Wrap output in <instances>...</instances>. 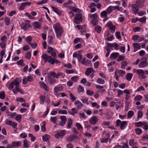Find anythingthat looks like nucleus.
Wrapping results in <instances>:
<instances>
[{"label":"nucleus","instance_id":"37998d69","mask_svg":"<svg viewBox=\"0 0 148 148\" xmlns=\"http://www.w3.org/2000/svg\"><path fill=\"white\" fill-rule=\"evenodd\" d=\"M117 72L122 77L125 74V72L122 70L118 71Z\"/></svg>","mask_w":148,"mask_h":148},{"label":"nucleus","instance_id":"7c9ffc66","mask_svg":"<svg viewBox=\"0 0 148 148\" xmlns=\"http://www.w3.org/2000/svg\"><path fill=\"white\" fill-rule=\"evenodd\" d=\"M138 116L137 119H138V120H139V119H141L143 116V113L142 111L139 110L138 112Z\"/></svg>","mask_w":148,"mask_h":148},{"label":"nucleus","instance_id":"13d9d810","mask_svg":"<svg viewBox=\"0 0 148 148\" xmlns=\"http://www.w3.org/2000/svg\"><path fill=\"white\" fill-rule=\"evenodd\" d=\"M77 89L79 92H83L84 91V88L80 85L79 86Z\"/></svg>","mask_w":148,"mask_h":148},{"label":"nucleus","instance_id":"864d4df0","mask_svg":"<svg viewBox=\"0 0 148 148\" xmlns=\"http://www.w3.org/2000/svg\"><path fill=\"white\" fill-rule=\"evenodd\" d=\"M98 16V15L97 13H96L94 14H90L89 17L90 18H93V19H96Z\"/></svg>","mask_w":148,"mask_h":148},{"label":"nucleus","instance_id":"e2e57ef3","mask_svg":"<svg viewBox=\"0 0 148 148\" xmlns=\"http://www.w3.org/2000/svg\"><path fill=\"white\" fill-rule=\"evenodd\" d=\"M70 97H71V99L72 101H74L76 100V97L75 96H74L72 93H70Z\"/></svg>","mask_w":148,"mask_h":148},{"label":"nucleus","instance_id":"6e6552de","mask_svg":"<svg viewBox=\"0 0 148 148\" xmlns=\"http://www.w3.org/2000/svg\"><path fill=\"white\" fill-rule=\"evenodd\" d=\"M78 137L76 135L73 134L70 135L66 138V140L68 142H72L75 139H78Z\"/></svg>","mask_w":148,"mask_h":148},{"label":"nucleus","instance_id":"a211bd4d","mask_svg":"<svg viewBox=\"0 0 148 148\" xmlns=\"http://www.w3.org/2000/svg\"><path fill=\"white\" fill-rule=\"evenodd\" d=\"M13 146L14 147H18L21 145V143L20 141L13 142L12 143Z\"/></svg>","mask_w":148,"mask_h":148},{"label":"nucleus","instance_id":"c03bdc74","mask_svg":"<svg viewBox=\"0 0 148 148\" xmlns=\"http://www.w3.org/2000/svg\"><path fill=\"white\" fill-rule=\"evenodd\" d=\"M91 23L94 26H95L98 24V21L97 19H93L92 20Z\"/></svg>","mask_w":148,"mask_h":148},{"label":"nucleus","instance_id":"9b49d317","mask_svg":"<svg viewBox=\"0 0 148 148\" xmlns=\"http://www.w3.org/2000/svg\"><path fill=\"white\" fill-rule=\"evenodd\" d=\"M99 119L95 116L92 117L89 120V122L91 124L95 125L98 121Z\"/></svg>","mask_w":148,"mask_h":148},{"label":"nucleus","instance_id":"bb28decb","mask_svg":"<svg viewBox=\"0 0 148 148\" xmlns=\"http://www.w3.org/2000/svg\"><path fill=\"white\" fill-rule=\"evenodd\" d=\"M135 4H136L138 8H142L143 6V4L141 1H136Z\"/></svg>","mask_w":148,"mask_h":148},{"label":"nucleus","instance_id":"b1692460","mask_svg":"<svg viewBox=\"0 0 148 148\" xmlns=\"http://www.w3.org/2000/svg\"><path fill=\"white\" fill-rule=\"evenodd\" d=\"M45 95H40L39 99L40 100V103L41 104H43L45 101Z\"/></svg>","mask_w":148,"mask_h":148},{"label":"nucleus","instance_id":"39448f33","mask_svg":"<svg viewBox=\"0 0 148 148\" xmlns=\"http://www.w3.org/2000/svg\"><path fill=\"white\" fill-rule=\"evenodd\" d=\"M74 21L75 23L76 24H79L83 21L82 16L81 14H78L75 15L74 18Z\"/></svg>","mask_w":148,"mask_h":148},{"label":"nucleus","instance_id":"6ab92c4d","mask_svg":"<svg viewBox=\"0 0 148 148\" xmlns=\"http://www.w3.org/2000/svg\"><path fill=\"white\" fill-rule=\"evenodd\" d=\"M107 46L110 47H114L116 49H118V45L116 42H114L113 43H108L107 44Z\"/></svg>","mask_w":148,"mask_h":148},{"label":"nucleus","instance_id":"4be33fe9","mask_svg":"<svg viewBox=\"0 0 148 148\" xmlns=\"http://www.w3.org/2000/svg\"><path fill=\"white\" fill-rule=\"evenodd\" d=\"M51 8L58 15H61V12L58 8H56L53 6H52Z\"/></svg>","mask_w":148,"mask_h":148},{"label":"nucleus","instance_id":"4468645a","mask_svg":"<svg viewBox=\"0 0 148 148\" xmlns=\"http://www.w3.org/2000/svg\"><path fill=\"white\" fill-rule=\"evenodd\" d=\"M40 85L46 91L48 92L49 90V88L47 85L42 82H40Z\"/></svg>","mask_w":148,"mask_h":148},{"label":"nucleus","instance_id":"603ef678","mask_svg":"<svg viewBox=\"0 0 148 148\" xmlns=\"http://www.w3.org/2000/svg\"><path fill=\"white\" fill-rule=\"evenodd\" d=\"M125 58V56H122L120 55L118 58L117 59L116 61L117 62H119L121 60H123Z\"/></svg>","mask_w":148,"mask_h":148},{"label":"nucleus","instance_id":"79ce46f5","mask_svg":"<svg viewBox=\"0 0 148 148\" xmlns=\"http://www.w3.org/2000/svg\"><path fill=\"white\" fill-rule=\"evenodd\" d=\"M142 97L140 95H138L136 96L134 99L135 101H140L142 99Z\"/></svg>","mask_w":148,"mask_h":148},{"label":"nucleus","instance_id":"8fccbe9b","mask_svg":"<svg viewBox=\"0 0 148 148\" xmlns=\"http://www.w3.org/2000/svg\"><path fill=\"white\" fill-rule=\"evenodd\" d=\"M32 38L29 36L27 37L25 39L26 41L29 44L31 43L30 42L32 41Z\"/></svg>","mask_w":148,"mask_h":148},{"label":"nucleus","instance_id":"20e7f679","mask_svg":"<svg viewBox=\"0 0 148 148\" xmlns=\"http://www.w3.org/2000/svg\"><path fill=\"white\" fill-rule=\"evenodd\" d=\"M116 127H117L120 126V128L122 130L124 129L127 125V121H123L121 122L120 120H117L116 121Z\"/></svg>","mask_w":148,"mask_h":148},{"label":"nucleus","instance_id":"a878e982","mask_svg":"<svg viewBox=\"0 0 148 148\" xmlns=\"http://www.w3.org/2000/svg\"><path fill=\"white\" fill-rule=\"evenodd\" d=\"M73 124V121L71 119L69 118L67 122V128L69 129L71 128V126Z\"/></svg>","mask_w":148,"mask_h":148},{"label":"nucleus","instance_id":"473e14b6","mask_svg":"<svg viewBox=\"0 0 148 148\" xmlns=\"http://www.w3.org/2000/svg\"><path fill=\"white\" fill-rule=\"evenodd\" d=\"M97 82L99 84H103L105 83V81L101 78H99L97 79Z\"/></svg>","mask_w":148,"mask_h":148},{"label":"nucleus","instance_id":"4c0bfd02","mask_svg":"<svg viewBox=\"0 0 148 148\" xmlns=\"http://www.w3.org/2000/svg\"><path fill=\"white\" fill-rule=\"evenodd\" d=\"M63 89L62 87L60 86L59 87H56L54 88V90L55 92H57L59 91H60Z\"/></svg>","mask_w":148,"mask_h":148},{"label":"nucleus","instance_id":"f704fd0d","mask_svg":"<svg viewBox=\"0 0 148 148\" xmlns=\"http://www.w3.org/2000/svg\"><path fill=\"white\" fill-rule=\"evenodd\" d=\"M132 77V73H127L126 76V77L127 80L128 81H130Z\"/></svg>","mask_w":148,"mask_h":148},{"label":"nucleus","instance_id":"2f4dec72","mask_svg":"<svg viewBox=\"0 0 148 148\" xmlns=\"http://www.w3.org/2000/svg\"><path fill=\"white\" fill-rule=\"evenodd\" d=\"M49 74L51 76L54 78H58V76L57 75V74L55 72H51L49 73Z\"/></svg>","mask_w":148,"mask_h":148},{"label":"nucleus","instance_id":"423d86ee","mask_svg":"<svg viewBox=\"0 0 148 148\" xmlns=\"http://www.w3.org/2000/svg\"><path fill=\"white\" fill-rule=\"evenodd\" d=\"M134 71H136V73L139 76L140 78L145 79L146 77L145 75V72L142 69L136 70L134 69Z\"/></svg>","mask_w":148,"mask_h":148},{"label":"nucleus","instance_id":"6e6d98bb","mask_svg":"<svg viewBox=\"0 0 148 148\" xmlns=\"http://www.w3.org/2000/svg\"><path fill=\"white\" fill-rule=\"evenodd\" d=\"M5 98V93L3 91H1L0 93V99H3Z\"/></svg>","mask_w":148,"mask_h":148},{"label":"nucleus","instance_id":"7ed1b4c3","mask_svg":"<svg viewBox=\"0 0 148 148\" xmlns=\"http://www.w3.org/2000/svg\"><path fill=\"white\" fill-rule=\"evenodd\" d=\"M53 27L54 29L57 37L58 38L60 37L63 32V30L62 29L60 26L59 24L57 23L54 25Z\"/></svg>","mask_w":148,"mask_h":148},{"label":"nucleus","instance_id":"09e8293b","mask_svg":"<svg viewBox=\"0 0 148 148\" xmlns=\"http://www.w3.org/2000/svg\"><path fill=\"white\" fill-rule=\"evenodd\" d=\"M16 100L17 101H20L21 103L25 102V100L22 98L18 97L16 99Z\"/></svg>","mask_w":148,"mask_h":148},{"label":"nucleus","instance_id":"a18cd8bd","mask_svg":"<svg viewBox=\"0 0 148 148\" xmlns=\"http://www.w3.org/2000/svg\"><path fill=\"white\" fill-rule=\"evenodd\" d=\"M146 17L144 16L138 19V21L140 22L145 23L146 22Z\"/></svg>","mask_w":148,"mask_h":148},{"label":"nucleus","instance_id":"c9c22d12","mask_svg":"<svg viewBox=\"0 0 148 148\" xmlns=\"http://www.w3.org/2000/svg\"><path fill=\"white\" fill-rule=\"evenodd\" d=\"M21 117L22 115L21 114H17L16 115V117H14V119H15L16 121L19 122L21 121Z\"/></svg>","mask_w":148,"mask_h":148},{"label":"nucleus","instance_id":"393cba45","mask_svg":"<svg viewBox=\"0 0 148 148\" xmlns=\"http://www.w3.org/2000/svg\"><path fill=\"white\" fill-rule=\"evenodd\" d=\"M48 80L49 83L51 84H54L56 81V80L54 78H53L49 77H48Z\"/></svg>","mask_w":148,"mask_h":148},{"label":"nucleus","instance_id":"e433bc0d","mask_svg":"<svg viewBox=\"0 0 148 148\" xmlns=\"http://www.w3.org/2000/svg\"><path fill=\"white\" fill-rule=\"evenodd\" d=\"M4 22L5 23V25H9L10 22V19L7 17H6L5 18Z\"/></svg>","mask_w":148,"mask_h":148},{"label":"nucleus","instance_id":"f257e3e1","mask_svg":"<svg viewBox=\"0 0 148 148\" xmlns=\"http://www.w3.org/2000/svg\"><path fill=\"white\" fill-rule=\"evenodd\" d=\"M41 58L43 59L45 63L48 62L51 64H53L54 63H58L60 61L57 60L53 59L52 57L50 56H48L47 54H45L42 55Z\"/></svg>","mask_w":148,"mask_h":148},{"label":"nucleus","instance_id":"72a5a7b5","mask_svg":"<svg viewBox=\"0 0 148 148\" xmlns=\"http://www.w3.org/2000/svg\"><path fill=\"white\" fill-rule=\"evenodd\" d=\"M23 146L25 147L28 148L29 147V141L26 139L23 141Z\"/></svg>","mask_w":148,"mask_h":148},{"label":"nucleus","instance_id":"0eeeda50","mask_svg":"<svg viewBox=\"0 0 148 148\" xmlns=\"http://www.w3.org/2000/svg\"><path fill=\"white\" fill-rule=\"evenodd\" d=\"M66 134V131L64 130H61L59 132L56 134L55 136L56 138H62Z\"/></svg>","mask_w":148,"mask_h":148},{"label":"nucleus","instance_id":"49530a36","mask_svg":"<svg viewBox=\"0 0 148 148\" xmlns=\"http://www.w3.org/2000/svg\"><path fill=\"white\" fill-rule=\"evenodd\" d=\"M107 12L104 10L101 13L100 15L101 17H105L107 16Z\"/></svg>","mask_w":148,"mask_h":148},{"label":"nucleus","instance_id":"a19ab883","mask_svg":"<svg viewBox=\"0 0 148 148\" xmlns=\"http://www.w3.org/2000/svg\"><path fill=\"white\" fill-rule=\"evenodd\" d=\"M101 29V27L99 26H97L95 28V31H96L98 33H99L100 32Z\"/></svg>","mask_w":148,"mask_h":148},{"label":"nucleus","instance_id":"bf43d9fd","mask_svg":"<svg viewBox=\"0 0 148 148\" xmlns=\"http://www.w3.org/2000/svg\"><path fill=\"white\" fill-rule=\"evenodd\" d=\"M58 113L59 114H66L67 112L65 110H60L58 112Z\"/></svg>","mask_w":148,"mask_h":148},{"label":"nucleus","instance_id":"2eb2a0df","mask_svg":"<svg viewBox=\"0 0 148 148\" xmlns=\"http://www.w3.org/2000/svg\"><path fill=\"white\" fill-rule=\"evenodd\" d=\"M91 72H95V70L93 68H88L85 71V74L87 76H89Z\"/></svg>","mask_w":148,"mask_h":148},{"label":"nucleus","instance_id":"3c124183","mask_svg":"<svg viewBox=\"0 0 148 148\" xmlns=\"http://www.w3.org/2000/svg\"><path fill=\"white\" fill-rule=\"evenodd\" d=\"M112 6H110L106 10L108 14H110L112 11Z\"/></svg>","mask_w":148,"mask_h":148},{"label":"nucleus","instance_id":"774afa93","mask_svg":"<svg viewBox=\"0 0 148 148\" xmlns=\"http://www.w3.org/2000/svg\"><path fill=\"white\" fill-rule=\"evenodd\" d=\"M53 49L51 47H48L47 48V52L48 53H50L53 52Z\"/></svg>","mask_w":148,"mask_h":148},{"label":"nucleus","instance_id":"338daca9","mask_svg":"<svg viewBox=\"0 0 148 148\" xmlns=\"http://www.w3.org/2000/svg\"><path fill=\"white\" fill-rule=\"evenodd\" d=\"M86 93L88 95L91 96L93 95L94 94V92L90 90H88L87 91Z\"/></svg>","mask_w":148,"mask_h":148},{"label":"nucleus","instance_id":"cd10ccee","mask_svg":"<svg viewBox=\"0 0 148 148\" xmlns=\"http://www.w3.org/2000/svg\"><path fill=\"white\" fill-rule=\"evenodd\" d=\"M50 138V136L47 134L44 135L42 136V140L46 142L49 140Z\"/></svg>","mask_w":148,"mask_h":148},{"label":"nucleus","instance_id":"f8f14e48","mask_svg":"<svg viewBox=\"0 0 148 148\" xmlns=\"http://www.w3.org/2000/svg\"><path fill=\"white\" fill-rule=\"evenodd\" d=\"M60 118L61 121L59 123V125L60 126H63L65 124L67 121V119L66 117L64 116H61Z\"/></svg>","mask_w":148,"mask_h":148},{"label":"nucleus","instance_id":"f3484780","mask_svg":"<svg viewBox=\"0 0 148 148\" xmlns=\"http://www.w3.org/2000/svg\"><path fill=\"white\" fill-rule=\"evenodd\" d=\"M33 26L36 29H40L41 28V25L40 22H35L33 23Z\"/></svg>","mask_w":148,"mask_h":148},{"label":"nucleus","instance_id":"de8ad7c7","mask_svg":"<svg viewBox=\"0 0 148 148\" xmlns=\"http://www.w3.org/2000/svg\"><path fill=\"white\" fill-rule=\"evenodd\" d=\"M79 79V77L77 76H75L72 77L71 79L75 82H77Z\"/></svg>","mask_w":148,"mask_h":148},{"label":"nucleus","instance_id":"680f3d73","mask_svg":"<svg viewBox=\"0 0 148 148\" xmlns=\"http://www.w3.org/2000/svg\"><path fill=\"white\" fill-rule=\"evenodd\" d=\"M30 21L29 20H27L25 21V24L27 27H28L29 28H31V27L30 23Z\"/></svg>","mask_w":148,"mask_h":148},{"label":"nucleus","instance_id":"5fc2aeb1","mask_svg":"<svg viewBox=\"0 0 148 148\" xmlns=\"http://www.w3.org/2000/svg\"><path fill=\"white\" fill-rule=\"evenodd\" d=\"M76 125L77 127L78 130H80V131L81 129L82 130V127L80 123H77L76 124Z\"/></svg>","mask_w":148,"mask_h":148},{"label":"nucleus","instance_id":"c85d7f7f","mask_svg":"<svg viewBox=\"0 0 148 148\" xmlns=\"http://www.w3.org/2000/svg\"><path fill=\"white\" fill-rule=\"evenodd\" d=\"M134 139H131L129 141V145L131 146L136 145L137 144V142H134Z\"/></svg>","mask_w":148,"mask_h":148},{"label":"nucleus","instance_id":"dca6fc26","mask_svg":"<svg viewBox=\"0 0 148 148\" xmlns=\"http://www.w3.org/2000/svg\"><path fill=\"white\" fill-rule=\"evenodd\" d=\"M148 64V63L146 61H143L140 62L138 66L139 68H144Z\"/></svg>","mask_w":148,"mask_h":148},{"label":"nucleus","instance_id":"9d476101","mask_svg":"<svg viewBox=\"0 0 148 148\" xmlns=\"http://www.w3.org/2000/svg\"><path fill=\"white\" fill-rule=\"evenodd\" d=\"M132 12L134 14H136L138 13L139 8L137 6L136 4H133L131 5Z\"/></svg>","mask_w":148,"mask_h":148},{"label":"nucleus","instance_id":"c756f323","mask_svg":"<svg viewBox=\"0 0 148 148\" xmlns=\"http://www.w3.org/2000/svg\"><path fill=\"white\" fill-rule=\"evenodd\" d=\"M7 113L8 116H10L11 118L14 119L15 116L16 115V112H8Z\"/></svg>","mask_w":148,"mask_h":148},{"label":"nucleus","instance_id":"ddd939ff","mask_svg":"<svg viewBox=\"0 0 148 148\" xmlns=\"http://www.w3.org/2000/svg\"><path fill=\"white\" fill-rule=\"evenodd\" d=\"M133 46L134 47V49L133 52H135L137 50L140 49V45L139 43H133Z\"/></svg>","mask_w":148,"mask_h":148},{"label":"nucleus","instance_id":"58836bf2","mask_svg":"<svg viewBox=\"0 0 148 148\" xmlns=\"http://www.w3.org/2000/svg\"><path fill=\"white\" fill-rule=\"evenodd\" d=\"M134 114V112L132 110L130 111L127 114V117L128 118L131 117Z\"/></svg>","mask_w":148,"mask_h":148},{"label":"nucleus","instance_id":"4d7b16f0","mask_svg":"<svg viewBox=\"0 0 148 148\" xmlns=\"http://www.w3.org/2000/svg\"><path fill=\"white\" fill-rule=\"evenodd\" d=\"M73 3V2L71 1H69L68 2L64 3L63 4L64 6L65 7L67 8L69 6V4H71Z\"/></svg>","mask_w":148,"mask_h":148},{"label":"nucleus","instance_id":"aec40b11","mask_svg":"<svg viewBox=\"0 0 148 148\" xmlns=\"http://www.w3.org/2000/svg\"><path fill=\"white\" fill-rule=\"evenodd\" d=\"M75 104L77 106V108L79 109H80L83 106L82 103L78 100L76 101H75Z\"/></svg>","mask_w":148,"mask_h":148},{"label":"nucleus","instance_id":"412c9836","mask_svg":"<svg viewBox=\"0 0 148 148\" xmlns=\"http://www.w3.org/2000/svg\"><path fill=\"white\" fill-rule=\"evenodd\" d=\"M135 125L137 127H141L143 125H145V124H147L146 122H142L141 121L135 123Z\"/></svg>","mask_w":148,"mask_h":148},{"label":"nucleus","instance_id":"5701e85b","mask_svg":"<svg viewBox=\"0 0 148 148\" xmlns=\"http://www.w3.org/2000/svg\"><path fill=\"white\" fill-rule=\"evenodd\" d=\"M119 55V53L117 52L113 53L111 54L110 58L112 59H115L118 57Z\"/></svg>","mask_w":148,"mask_h":148},{"label":"nucleus","instance_id":"69168bd1","mask_svg":"<svg viewBox=\"0 0 148 148\" xmlns=\"http://www.w3.org/2000/svg\"><path fill=\"white\" fill-rule=\"evenodd\" d=\"M115 28L116 27L115 26L113 25L109 28L110 30L111 31V32L112 33H114L115 32Z\"/></svg>","mask_w":148,"mask_h":148},{"label":"nucleus","instance_id":"1a4fd4ad","mask_svg":"<svg viewBox=\"0 0 148 148\" xmlns=\"http://www.w3.org/2000/svg\"><path fill=\"white\" fill-rule=\"evenodd\" d=\"M5 124L6 125H10L12 126L14 128H16L17 126V123L12 122V121L8 120L7 119L5 120Z\"/></svg>","mask_w":148,"mask_h":148},{"label":"nucleus","instance_id":"ea45409f","mask_svg":"<svg viewBox=\"0 0 148 148\" xmlns=\"http://www.w3.org/2000/svg\"><path fill=\"white\" fill-rule=\"evenodd\" d=\"M135 131L136 134L138 135H140L142 133V131L140 128H138L135 129Z\"/></svg>","mask_w":148,"mask_h":148},{"label":"nucleus","instance_id":"052dcab7","mask_svg":"<svg viewBox=\"0 0 148 148\" xmlns=\"http://www.w3.org/2000/svg\"><path fill=\"white\" fill-rule=\"evenodd\" d=\"M88 99L87 98H84V99H82L81 101L84 103L86 104L87 105L89 104L88 102Z\"/></svg>","mask_w":148,"mask_h":148},{"label":"nucleus","instance_id":"f03ea898","mask_svg":"<svg viewBox=\"0 0 148 148\" xmlns=\"http://www.w3.org/2000/svg\"><path fill=\"white\" fill-rule=\"evenodd\" d=\"M21 79L20 78H16L15 80L11 83L9 89H10V88H11L12 89L14 87V86L15 85V89L19 91L20 90V89L18 85L21 82Z\"/></svg>","mask_w":148,"mask_h":148},{"label":"nucleus","instance_id":"0e129e2a","mask_svg":"<svg viewBox=\"0 0 148 148\" xmlns=\"http://www.w3.org/2000/svg\"><path fill=\"white\" fill-rule=\"evenodd\" d=\"M31 53L29 51L27 52L26 53V58L28 59H30L31 57Z\"/></svg>","mask_w":148,"mask_h":148}]
</instances>
